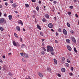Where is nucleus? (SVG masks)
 <instances>
[{"label":"nucleus","instance_id":"49530a36","mask_svg":"<svg viewBox=\"0 0 79 79\" xmlns=\"http://www.w3.org/2000/svg\"><path fill=\"white\" fill-rule=\"evenodd\" d=\"M13 3V0H11L10 1V3Z\"/></svg>","mask_w":79,"mask_h":79},{"label":"nucleus","instance_id":"6e6d98bb","mask_svg":"<svg viewBox=\"0 0 79 79\" xmlns=\"http://www.w3.org/2000/svg\"><path fill=\"white\" fill-rule=\"evenodd\" d=\"M75 16H76V17L77 18V17H78V15H77V14H76V15H75Z\"/></svg>","mask_w":79,"mask_h":79},{"label":"nucleus","instance_id":"393cba45","mask_svg":"<svg viewBox=\"0 0 79 79\" xmlns=\"http://www.w3.org/2000/svg\"><path fill=\"white\" fill-rule=\"evenodd\" d=\"M67 24L68 27H70V24H69V23L68 22Z\"/></svg>","mask_w":79,"mask_h":79},{"label":"nucleus","instance_id":"79ce46f5","mask_svg":"<svg viewBox=\"0 0 79 79\" xmlns=\"http://www.w3.org/2000/svg\"><path fill=\"white\" fill-rule=\"evenodd\" d=\"M53 3H54V4H56V3H57V2H56V1H54L53 2Z\"/></svg>","mask_w":79,"mask_h":79},{"label":"nucleus","instance_id":"b1692460","mask_svg":"<svg viewBox=\"0 0 79 79\" xmlns=\"http://www.w3.org/2000/svg\"><path fill=\"white\" fill-rule=\"evenodd\" d=\"M65 65L67 67H69V64H68V63H65Z\"/></svg>","mask_w":79,"mask_h":79},{"label":"nucleus","instance_id":"0eeeda50","mask_svg":"<svg viewBox=\"0 0 79 79\" xmlns=\"http://www.w3.org/2000/svg\"><path fill=\"white\" fill-rule=\"evenodd\" d=\"M16 29H17V31H18L19 32H20L21 31L20 27H19V26H17L16 27Z\"/></svg>","mask_w":79,"mask_h":79},{"label":"nucleus","instance_id":"f3484780","mask_svg":"<svg viewBox=\"0 0 79 79\" xmlns=\"http://www.w3.org/2000/svg\"><path fill=\"white\" fill-rule=\"evenodd\" d=\"M66 41L67 43H68L69 44L71 42V41H70V40L69 39H67L66 40Z\"/></svg>","mask_w":79,"mask_h":79},{"label":"nucleus","instance_id":"423d86ee","mask_svg":"<svg viewBox=\"0 0 79 79\" xmlns=\"http://www.w3.org/2000/svg\"><path fill=\"white\" fill-rule=\"evenodd\" d=\"M67 48L68 50H69V51H71V48L69 45H67Z\"/></svg>","mask_w":79,"mask_h":79},{"label":"nucleus","instance_id":"e433bc0d","mask_svg":"<svg viewBox=\"0 0 79 79\" xmlns=\"http://www.w3.org/2000/svg\"><path fill=\"white\" fill-rule=\"evenodd\" d=\"M71 69L72 71H73L74 70V68L73 67H71Z\"/></svg>","mask_w":79,"mask_h":79},{"label":"nucleus","instance_id":"f257e3e1","mask_svg":"<svg viewBox=\"0 0 79 79\" xmlns=\"http://www.w3.org/2000/svg\"><path fill=\"white\" fill-rule=\"evenodd\" d=\"M47 51L48 52L49 51L53 52V47L48 46H47Z\"/></svg>","mask_w":79,"mask_h":79},{"label":"nucleus","instance_id":"ddd939ff","mask_svg":"<svg viewBox=\"0 0 79 79\" xmlns=\"http://www.w3.org/2000/svg\"><path fill=\"white\" fill-rule=\"evenodd\" d=\"M8 17L10 20H11L12 19V16L11 15H9Z\"/></svg>","mask_w":79,"mask_h":79},{"label":"nucleus","instance_id":"3c124183","mask_svg":"<svg viewBox=\"0 0 79 79\" xmlns=\"http://www.w3.org/2000/svg\"><path fill=\"white\" fill-rule=\"evenodd\" d=\"M31 2H35V1L34 0H31Z\"/></svg>","mask_w":79,"mask_h":79},{"label":"nucleus","instance_id":"a18cd8bd","mask_svg":"<svg viewBox=\"0 0 79 79\" xmlns=\"http://www.w3.org/2000/svg\"><path fill=\"white\" fill-rule=\"evenodd\" d=\"M5 5L6 6H8V3L7 2H6L5 3Z\"/></svg>","mask_w":79,"mask_h":79},{"label":"nucleus","instance_id":"680f3d73","mask_svg":"<svg viewBox=\"0 0 79 79\" xmlns=\"http://www.w3.org/2000/svg\"><path fill=\"white\" fill-rule=\"evenodd\" d=\"M51 30L52 31V32H54V30H53V29H51Z\"/></svg>","mask_w":79,"mask_h":79},{"label":"nucleus","instance_id":"69168bd1","mask_svg":"<svg viewBox=\"0 0 79 79\" xmlns=\"http://www.w3.org/2000/svg\"><path fill=\"white\" fill-rule=\"evenodd\" d=\"M14 12H15V13H18V12L16 11H14Z\"/></svg>","mask_w":79,"mask_h":79},{"label":"nucleus","instance_id":"7ed1b4c3","mask_svg":"<svg viewBox=\"0 0 79 79\" xmlns=\"http://www.w3.org/2000/svg\"><path fill=\"white\" fill-rule=\"evenodd\" d=\"M48 27L49 28H52L53 27V24L52 23H50L48 24Z\"/></svg>","mask_w":79,"mask_h":79},{"label":"nucleus","instance_id":"58836bf2","mask_svg":"<svg viewBox=\"0 0 79 79\" xmlns=\"http://www.w3.org/2000/svg\"><path fill=\"white\" fill-rule=\"evenodd\" d=\"M68 15H71V12H69L68 13Z\"/></svg>","mask_w":79,"mask_h":79},{"label":"nucleus","instance_id":"052dcab7","mask_svg":"<svg viewBox=\"0 0 79 79\" xmlns=\"http://www.w3.org/2000/svg\"><path fill=\"white\" fill-rule=\"evenodd\" d=\"M2 8V6L1 5H0V8Z\"/></svg>","mask_w":79,"mask_h":79},{"label":"nucleus","instance_id":"4c0bfd02","mask_svg":"<svg viewBox=\"0 0 79 79\" xmlns=\"http://www.w3.org/2000/svg\"><path fill=\"white\" fill-rule=\"evenodd\" d=\"M43 50H44V51L46 52V49H45V48H43Z\"/></svg>","mask_w":79,"mask_h":79},{"label":"nucleus","instance_id":"0e129e2a","mask_svg":"<svg viewBox=\"0 0 79 79\" xmlns=\"http://www.w3.org/2000/svg\"><path fill=\"white\" fill-rule=\"evenodd\" d=\"M6 14H5L4 15V16H6Z\"/></svg>","mask_w":79,"mask_h":79},{"label":"nucleus","instance_id":"2f4dec72","mask_svg":"<svg viewBox=\"0 0 79 79\" xmlns=\"http://www.w3.org/2000/svg\"><path fill=\"white\" fill-rule=\"evenodd\" d=\"M22 61H23V62H26V61L24 59H22Z\"/></svg>","mask_w":79,"mask_h":79},{"label":"nucleus","instance_id":"09e8293b","mask_svg":"<svg viewBox=\"0 0 79 79\" xmlns=\"http://www.w3.org/2000/svg\"><path fill=\"white\" fill-rule=\"evenodd\" d=\"M51 54H52V55H54V53L53 52H51Z\"/></svg>","mask_w":79,"mask_h":79},{"label":"nucleus","instance_id":"1a4fd4ad","mask_svg":"<svg viewBox=\"0 0 79 79\" xmlns=\"http://www.w3.org/2000/svg\"><path fill=\"white\" fill-rule=\"evenodd\" d=\"M38 74L39 76H40V77H43V75H42V73H40L38 72Z\"/></svg>","mask_w":79,"mask_h":79},{"label":"nucleus","instance_id":"f704fd0d","mask_svg":"<svg viewBox=\"0 0 79 79\" xmlns=\"http://www.w3.org/2000/svg\"><path fill=\"white\" fill-rule=\"evenodd\" d=\"M69 8L71 9H73V6H69Z\"/></svg>","mask_w":79,"mask_h":79},{"label":"nucleus","instance_id":"a878e982","mask_svg":"<svg viewBox=\"0 0 79 79\" xmlns=\"http://www.w3.org/2000/svg\"><path fill=\"white\" fill-rule=\"evenodd\" d=\"M0 29L1 31H3L4 30L3 28L2 27H1L0 28Z\"/></svg>","mask_w":79,"mask_h":79},{"label":"nucleus","instance_id":"4d7b16f0","mask_svg":"<svg viewBox=\"0 0 79 79\" xmlns=\"http://www.w3.org/2000/svg\"><path fill=\"white\" fill-rule=\"evenodd\" d=\"M28 78L29 79H31V77H30L29 76H28Z\"/></svg>","mask_w":79,"mask_h":79},{"label":"nucleus","instance_id":"603ef678","mask_svg":"<svg viewBox=\"0 0 79 79\" xmlns=\"http://www.w3.org/2000/svg\"><path fill=\"white\" fill-rule=\"evenodd\" d=\"M20 55L21 56H23V53H21Z\"/></svg>","mask_w":79,"mask_h":79},{"label":"nucleus","instance_id":"13d9d810","mask_svg":"<svg viewBox=\"0 0 79 79\" xmlns=\"http://www.w3.org/2000/svg\"><path fill=\"white\" fill-rule=\"evenodd\" d=\"M0 63H3V61L2 60H0Z\"/></svg>","mask_w":79,"mask_h":79},{"label":"nucleus","instance_id":"39448f33","mask_svg":"<svg viewBox=\"0 0 79 79\" xmlns=\"http://www.w3.org/2000/svg\"><path fill=\"white\" fill-rule=\"evenodd\" d=\"M5 21V19L4 18H2L0 20V23H3Z\"/></svg>","mask_w":79,"mask_h":79},{"label":"nucleus","instance_id":"aec40b11","mask_svg":"<svg viewBox=\"0 0 79 79\" xmlns=\"http://www.w3.org/2000/svg\"><path fill=\"white\" fill-rule=\"evenodd\" d=\"M25 47H26V45L24 44H23L21 45V48H24Z\"/></svg>","mask_w":79,"mask_h":79},{"label":"nucleus","instance_id":"774afa93","mask_svg":"<svg viewBox=\"0 0 79 79\" xmlns=\"http://www.w3.org/2000/svg\"><path fill=\"white\" fill-rule=\"evenodd\" d=\"M33 13H36V12L35 11V10H33Z\"/></svg>","mask_w":79,"mask_h":79},{"label":"nucleus","instance_id":"4468645a","mask_svg":"<svg viewBox=\"0 0 79 79\" xmlns=\"http://www.w3.org/2000/svg\"><path fill=\"white\" fill-rule=\"evenodd\" d=\"M37 28H38V29H39L40 30H41V28H40V26L38 24H37Z\"/></svg>","mask_w":79,"mask_h":79},{"label":"nucleus","instance_id":"2eb2a0df","mask_svg":"<svg viewBox=\"0 0 79 79\" xmlns=\"http://www.w3.org/2000/svg\"><path fill=\"white\" fill-rule=\"evenodd\" d=\"M47 69L48 71H49V72H51V71H52V70L51 69H50V68L48 67L47 68Z\"/></svg>","mask_w":79,"mask_h":79},{"label":"nucleus","instance_id":"a19ab883","mask_svg":"<svg viewBox=\"0 0 79 79\" xmlns=\"http://www.w3.org/2000/svg\"><path fill=\"white\" fill-rule=\"evenodd\" d=\"M57 76H58V77H61V75L60 74H58Z\"/></svg>","mask_w":79,"mask_h":79},{"label":"nucleus","instance_id":"5701e85b","mask_svg":"<svg viewBox=\"0 0 79 79\" xmlns=\"http://www.w3.org/2000/svg\"><path fill=\"white\" fill-rule=\"evenodd\" d=\"M45 54V52L44 51H42L41 52V54L42 55H44Z\"/></svg>","mask_w":79,"mask_h":79},{"label":"nucleus","instance_id":"8fccbe9b","mask_svg":"<svg viewBox=\"0 0 79 79\" xmlns=\"http://www.w3.org/2000/svg\"><path fill=\"white\" fill-rule=\"evenodd\" d=\"M39 4H41V1H39Z\"/></svg>","mask_w":79,"mask_h":79},{"label":"nucleus","instance_id":"72a5a7b5","mask_svg":"<svg viewBox=\"0 0 79 79\" xmlns=\"http://www.w3.org/2000/svg\"><path fill=\"white\" fill-rule=\"evenodd\" d=\"M58 31L59 32H60L61 31V29H60V28H59L58 29Z\"/></svg>","mask_w":79,"mask_h":79},{"label":"nucleus","instance_id":"7c9ffc66","mask_svg":"<svg viewBox=\"0 0 79 79\" xmlns=\"http://www.w3.org/2000/svg\"><path fill=\"white\" fill-rule=\"evenodd\" d=\"M74 50L75 52H77V50H76V48H74Z\"/></svg>","mask_w":79,"mask_h":79},{"label":"nucleus","instance_id":"c756f323","mask_svg":"<svg viewBox=\"0 0 79 79\" xmlns=\"http://www.w3.org/2000/svg\"><path fill=\"white\" fill-rule=\"evenodd\" d=\"M62 61H64V60H65V58H64V57H62Z\"/></svg>","mask_w":79,"mask_h":79},{"label":"nucleus","instance_id":"864d4df0","mask_svg":"<svg viewBox=\"0 0 79 79\" xmlns=\"http://www.w3.org/2000/svg\"><path fill=\"white\" fill-rule=\"evenodd\" d=\"M58 35V32H56V35Z\"/></svg>","mask_w":79,"mask_h":79},{"label":"nucleus","instance_id":"9d476101","mask_svg":"<svg viewBox=\"0 0 79 79\" xmlns=\"http://www.w3.org/2000/svg\"><path fill=\"white\" fill-rule=\"evenodd\" d=\"M19 24H21L22 25H23V22H22V21L21 20H20L19 21Z\"/></svg>","mask_w":79,"mask_h":79},{"label":"nucleus","instance_id":"412c9836","mask_svg":"<svg viewBox=\"0 0 79 79\" xmlns=\"http://www.w3.org/2000/svg\"><path fill=\"white\" fill-rule=\"evenodd\" d=\"M25 5L26 8H27V7H29V4H25Z\"/></svg>","mask_w":79,"mask_h":79},{"label":"nucleus","instance_id":"dca6fc26","mask_svg":"<svg viewBox=\"0 0 79 79\" xmlns=\"http://www.w3.org/2000/svg\"><path fill=\"white\" fill-rule=\"evenodd\" d=\"M13 44L14 46H16V42L15 41H13Z\"/></svg>","mask_w":79,"mask_h":79},{"label":"nucleus","instance_id":"338daca9","mask_svg":"<svg viewBox=\"0 0 79 79\" xmlns=\"http://www.w3.org/2000/svg\"><path fill=\"white\" fill-rule=\"evenodd\" d=\"M9 55H11V53H8Z\"/></svg>","mask_w":79,"mask_h":79},{"label":"nucleus","instance_id":"c03bdc74","mask_svg":"<svg viewBox=\"0 0 79 79\" xmlns=\"http://www.w3.org/2000/svg\"><path fill=\"white\" fill-rule=\"evenodd\" d=\"M55 42L56 44H58V41H57V40H55Z\"/></svg>","mask_w":79,"mask_h":79},{"label":"nucleus","instance_id":"f03ea898","mask_svg":"<svg viewBox=\"0 0 79 79\" xmlns=\"http://www.w3.org/2000/svg\"><path fill=\"white\" fill-rule=\"evenodd\" d=\"M63 33L64 35H67V31L65 29H63Z\"/></svg>","mask_w":79,"mask_h":79},{"label":"nucleus","instance_id":"5fc2aeb1","mask_svg":"<svg viewBox=\"0 0 79 79\" xmlns=\"http://www.w3.org/2000/svg\"><path fill=\"white\" fill-rule=\"evenodd\" d=\"M2 57H3V58H5V56H2Z\"/></svg>","mask_w":79,"mask_h":79},{"label":"nucleus","instance_id":"de8ad7c7","mask_svg":"<svg viewBox=\"0 0 79 79\" xmlns=\"http://www.w3.org/2000/svg\"><path fill=\"white\" fill-rule=\"evenodd\" d=\"M17 44H18V47H19V46H20V45H19V44L18 43H17Z\"/></svg>","mask_w":79,"mask_h":79},{"label":"nucleus","instance_id":"ea45409f","mask_svg":"<svg viewBox=\"0 0 79 79\" xmlns=\"http://www.w3.org/2000/svg\"><path fill=\"white\" fill-rule=\"evenodd\" d=\"M67 61L68 63H70V61L69 59L67 60Z\"/></svg>","mask_w":79,"mask_h":79},{"label":"nucleus","instance_id":"c85d7f7f","mask_svg":"<svg viewBox=\"0 0 79 79\" xmlns=\"http://www.w3.org/2000/svg\"><path fill=\"white\" fill-rule=\"evenodd\" d=\"M43 22H46V20L45 19V18H43Z\"/></svg>","mask_w":79,"mask_h":79},{"label":"nucleus","instance_id":"bf43d9fd","mask_svg":"<svg viewBox=\"0 0 79 79\" xmlns=\"http://www.w3.org/2000/svg\"><path fill=\"white\" fill-rule=\"evenodd\" d=\"M73 73H70V76H73Z\"/></svg>","mask_w":79,"mask_h":79},{"label":"nucleus","instance_id":"e2e57ef3","mask_svg":"<svg viewBox=\"0 0 79 79\" xmlns=\"http://www.w3.org/2000/svg\"><path fill=\"white\" fill-rule=\"evenodd\" d=\"M23 31H26V30H25V29H24V28H23Z\"/></svg>","mask_w":79,"mask_h":79},{"label":"nucleus","instance_id":"37998d69","mask_svg":"<svg viewBox=\"0 0 79 79\" xmlns=\"http://www.w3.org/2000/svg\"><path fill=\"white\" fill-rule=\"evenodd\" d=\"M20 42H22V41H23V39L21 38L20 40Z\"/></svg>","mask_w":79,"mask_h":79},{"label":"nucleus","instance_id":"4be33fe9","mask_svg":"<svg viewBox=\"0 0 79 79\" xmlns=\"http://www.w3.org/2000/svg\"><path fill=\"white\" fill-rule=\"evenodd\" d=\"M14 35L15 37H17V38H18V35H17V34L16 33H14Z\"/></svg>","mask_w":79,"mask_h":79},{"label":"nucleus","instance_id":"9b49d317","mask_svg":"<svg viewBox=\"0 0 79 79\" xmlns=\"http://www.w3.org/2000/svg\"><path fill=\"white\" fill-rule=\"evenodd\" d=\"M54 64H57V60L56 59H54Z\"/></svg>","mask_w":79,"mask_h":79},{"label":"nucleus","instance_id":"6e6552de","mask_svg":"<svg viewBox=\"0 0 79 79\" xmlns=\"http://www.w3.org/2000/svg\"><path fill=\"white\" fill-rule=\"evenodd\" d=\"M12 6L14 8H16L17 6V5H16V3H14L12 4Z\"/></svg>","mask_w":79,"mask_h":79},{"label":"nucleus","instance_id":"a211bd4d","mask_svg":"<svg viewBox=\"0 0 79 79\" xmlns=\"http://www.w3.org/2000/svg\"><path fill=\"white\" fill-rule=\"evenodd\" d=\"M61 71H62V72H65V71H66V70L64 68H62L61 69Z\"/></svg>","mask_w":79,"mask_h":79},{"label":"nucleus","instance_id":"cd10ccee","mask_svg":"<svg viewBox=\"0 0 79 79\" xmlns=\"http://www.w3.org/2000/svg\"><path fill=\"white\" fill-rule=\"evenodd\" d=\"M9 74L10 76H13V74H12V73H9Z\"/></svg>","mask_w":79,"mask_h":79},{"label":"nucleus","instance_id":"f8f14e48","mask_svg":"<svg viewBox=\"0 0 79 79\" xmlns=\"http://www.w3.org/2000/svg\"><path fill=\"white\" fill-rule=\"evenodd\" d=\"M24 57H25V58H28V55L26 54H24Z\"/></svg>","mask_w":79,"mask_h":79},{"label":"nucleus","instance_id":"6ab92c4d","mask_svg":"<svg viewBox=\"0 0 79 79\" xmlns=\"http://www.w3.org/2000/svg\"><path fill=\"white\" fill-rule=\"evenodd\" d=\"M45 17L47 18H49V15H48V14H46L45 15Z\"/></svg>","mask_w":79,"mask_h":79},{"label":"nucleus","instance_id":"bb28decb","mask_svg":"<svg viewBox=\"0 0 79 79\" xmlns=\"http://www.w3.org/2000/svg\"><path fill=\"white\" fill-rule=\"evenodd\" d=\"M36 9L37 11H39V8L38 6L36 7Z\"/></svg>","mask_w":79,"mask_h":79},{"label":"nucleus","instance_id":"20e7f679","mask_svg":"<svg viewBox=\"0 0 79 79\" xmlns=\"http://www.w3.org/2000/svg\"><path fill=\"white\" fill-rule=\"evenodd\" d=\"M72 40L73 42L74 43H76V39L74 38V37H71Z\"/></svg>","mask_w":79,"mask_h":79},{"label":"nucleus","instance_id":"c9c22d12","mask_svg":"<svg viewBox=\"0 0 79 79\" xmlns=\"http://www.w3.org/2000/svg\"><path fill=\"white\" fill-rule=\"evenodd\" d=\"M40 35H41L42 36H43V35H44L42 32L40 33Z\"/></svg>","mask_w":79,"mask_h":79},{"label":"nucleus","instance_id":"473e14b6","mask_svg":"<svg viewBox=\"0 0 79 79\" xmlns=\"http://www.w3.org/2000/svg\"><path fill=\"white\" fill-rule=\"evenodd\" d=\"M70 33H71V34H73V33H74V31H73V30H71L70 31Z\"/></svg>","mask_w":79,"mask_h":79}]
</instances>
